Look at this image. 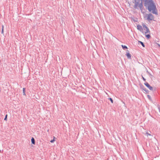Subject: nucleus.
<instances>
[{"label": "nucleus", "instance_id": "1", "mask_svg": "<svg viewBox=\"0 0 160 160\" xmlns=\"http://www.w3.org/2000/svg\"><path fill=\"white\" fill-rule=\"evenodd\" d=\"M144 5L145 7H148V9L149 11H152V13L156 15L158 14L156 6L152 0L149 1H145Z\"/></svg>", "mask_w": 160, "mask_h": 160}, {"label": "nucleus", "instance_id": "2", "mask_svg": "<svg viewBox=\"0 0 160 160\" xmlns=\"http://www.w3.org/2000/svg\"><path fill=\"white\" fill-rule=\"evenodd\" d=\"M147 18V20L148 21H152L154 19V16L151 13L146 14L145 18Z\"/></svg>", "mask_w": 160, "mask_h": 160}, {"label": "nucleus", "instance_id": "3", "mask_svg": "<svg viewBox=\"0 0 160 160\" xmlns=\"http://www.w3.org/2000/svg\"><path fill=\"white\" fill-rule=\"evenodd\" d=\"M142 26L144 29L146 31L145 32V34H146L147 33L150 34V31L148 28L145 24L142 25Z\"/></svg>", "mask_w": 160, "mask_h": 160}, {"label": "nucleus", "instance_id": "4", "mask_svg": "<svg viewBox=\"0 0 160 160\" xmlns=\"http://www.w3.org/2000/svg\"><path fill=\"white\" fill-rule=\"evenodd\" d=\"M145 85L150 90L153 91V88L150 85L148 84V83L146 82L144 83Z\"/></svg>", "mask_w": 160, "mask_h": 160}, {"label": "nucleus", "instance_id": "5", "mask_svg": "<svg viewBox=\"0 0 160 160\" xmlns=\"http://www.w3.org/2000/svg\"><path fill=\"white\" fill-rule=\"evenodd\" d=\"M137 29L138 30H139L140 31H141V32H143V29L142 27V26L141 25H139V24L137 25Z\"/></svg>", "mask_w": 160, "mask_h": 160}, {"label": "nucleus", "instance_id": "6", "mask_svg": "<svg viewBox=\"0 0 160 160\" xmlns=\"http://www.w3.org/2000/svg\"><path fill=\"white\" fill-rule=\"evenodd\" d=\"M135 4L134 6V8L135 9H138V5L139 4V2H136V1H138V0H135ZM139 0H138V1Z\"/></svg>", "mask_w": 160, "mask_h": 160}, {"label": "nucleus", "instance_id": "7", "mask_svg": "<svg viewBox=\"0 0 160 160\" xmlns=\"http://www.w3.org/2000/svg\"><path fill=\"white\" fill-rule=\"evenodd\" d=\"M126 55L128 58L129 59H131V55L130 54L129 51H127V52Z\"/></svg>", "mask_w": 160, "mask_h": 160}, {"label": "nucleus", "instance_id": "8", "mask_svg": "<svg viewBox=\"0 0 160 160\" xmlns=\"http://www.w3.org/2000/svg\"><path fill=\"white\" fill-rule=\"evenodd\" d=\"M141 88H142L143 90L145 91L146 92H147L148 91V90L146 88H145L143 86H142L141 87Z\"/></svg>", "mask_w": 160, "mask_h": 160}, {"label": "nucleus", "instance_id": "9", "mask_svg": "<svg viewBox=\"0 0 160 160\" xmlns=\"http://www.w3.org/2000/svg\"><path fill=\"white\" fill-rule=\"evenodd\" d=\"M138 7L141 10L143 8V6L142 2L139 4L138 5Z\"/></svg>", "mask_w": 160, "mask_h": 160}, {"label": "nucleus", "instance_id": "10", "mask_svg": "<svg viewBox=\"0 0 160 160\" xmlns=\"http://www.w3.org/2000/svg\"><path fill=\"white\" fill-rule=\"evenodd\" d=\"M31 142H32V143L33 144H35V141L34 139L33 138H32L31 139Z\"/></svg>", "mask_w": 160, "mask_h": 160}, {"label": "nucleus", "instance_id": "11", "mask_svg": "<svg viewBox=\"0 0 160 160\" xmlns=\"http://www.w3.org/2000/svg\"><path fill=\"white\" fill-rule=\"evenodd\" d=\"M138 42L139 43H140L142 45V46L143 47H145V45H144V43L140 41H139Z\"/></svg>", "mask_w": 160, "mask_h": 160}, {"label": "nucleus", "instance_id": "12", "mask_svg": "<svg viewBox=\"0 0 160 160\" xmlns=\"http://www.w3.org/2000/svg\"><path fill=\"white\" fill-rule=\"evenodd\" d=\"M122 47L123 49H126L128 48L126 46L123 45H122Z\"/></svg>", "mask_w": 160, "mask_h": 160}, {"label": "nucleus", "instance_id": "13", "mask_svg": "<svg viewBox=\"0 0 160 160\" xmlns=\"http://www.w3.org/2000/svg\"><path fill=\"white\" fill-rule=\"evenodd\" d=\"M23 94L24 95H25V88H23Z\"/></svg>", "mask_w": 160, "mask_h": 160}, {"label": "nucleus", "instance_id": "14", "mask_svg": "<svg viewBox=\"0 0 160 160\" xmlns=\"http://www.w3.org/2000/svg\"><path fill=\"white\" fill-rule=\"evenodd\" d=\"M149 34H150L146 35V37L148 39L150 38L151 37L150 35Z\"/></svg>", "mask_w": 160, "mask_h": 160}, {"label": "nucleus", "instance_id": "15", "mask_svg": "<svg viewBox=\"0 0 160 160\" xmlns=\"http://www.w3.org/2000/svg\"><path fill=\"white\" fill-rule=\"evenodd\" d=\"M3 28H4V26L3 25L2 26V33L3 34Z\"/></svg>", "mask_w": 160, "mask_h": 160}, {"label": "nucleus", "instance_id": "16", "mask_svg": "<svg viewBox=\"0 0 160 160\" xmlns=\"http://www.w3.org/2000/svg\"><path fill=\"white\" fill-rule=\"evenodd\" d=\"M109 99L111 101L112 103H113V100L112 98H109Z\"/></svg>", "mask_w": 160, "mask_h": 160}, {"label": "nucleus", "instance_id": "17", "mask_svg": "<svg viewBox=\"0 0 160 160\" xmlns=\"http://www.w3.org/2000/svg\"><path fill=\"white\" fill-rule=\"evenodd\" d=\"M54 141H55V140H54V138L53 140H51V141H50V142L52 143H53L54 142Z\"/></svg>", "mask_w": 160, "mask_h": 160}, {"label": "nucleus", "instance_id": "18", "mask_svg": "<svg viewBox=\"0 0 160 160\" xmlns=\"http://www.w3.org/2000/svg\"><path fill=\"white\" fill-rule=\"evenodd\" d=\"M7 115H6L5 116V117L4 118V120H7Z\"/></svg>", "mask_w": 160, "mask_h": 160}, {"label": "nucleus", "instance_id": "19", "mask_svg": "<svg viewBox=\"0 0 160 160\" xmlns=\"http://www.w3.org/2000/svg\"><path fill=\"white\" fill-rule=\"evenodd\" d=\"M146 134H147V136H148V135L151 136V135L148 132H147L146 133Z\"/></svg>", "mask_w": 160, "mask_h": 160}, {"label": "nucleus", "instance_id": "20", "mask_svg": "<svg viewBox=\"0 0 160 160\" xmlns=\"http://www.w3.org/2000/svg\"><path fill=\"white\" fill-rule=\"evenodd\" d=\"M147 97H148V98L149 99H150V98H151V97H150V96L149 95H147Z\"/></svg>", "mask_w": 160, "mask_h": 160}, {"label": "nucleus", "instance_id": "21", "mask_svg": "<svg viewBox=\"0 0 160 160\" xmlns=\"http://www.w3.org/2000/svg\"><path fill=\"white\" fill-rule=\"evenodd\" d=\"M158 108L159 110V111H160V106H158Z\"/></svg>", "mask_w": 160, "mask_h": 160}, {"label": "nucleus", "instance_id": "22", "mask_svg": "<svg viewBox=\"0 0 160 160\" xmlns=\"http://www.w3.org/2000/svg\"><path fill=\"white\" fill-rule=\"evenodd\" d=\"M142 78L144 81H145L146 79L142 76Z\"/></svg>", "mask_w": 160, "mask_h": 160}, {"label": "nucleus", "instance_id": "23", "mask_svg": "<svg viewBox=\"0 0 160 160\" xmlns=\"http://www.w3.org/2000/svg\"><path fill=\"white\" fill-rule=\"evenodd\" d=\"M157 45H158L159 47H160V45L159 44L157 43Z\"/></svg>", "mask_w": 160, "mask_h": 160}, {"label": "nucleus", "instance_id": "24", "mask_svg": "<svg viewBox=\"0 0 160 160\" xmlns=\"http://www.w3.org/2000/svg\"><path fill=\"white\" fill-rule=\"evenodd\" d=\"M150 0H145V1H149Z\"/></svg>", "mask_w": 160, "mask_h": 160}]
</instances>
